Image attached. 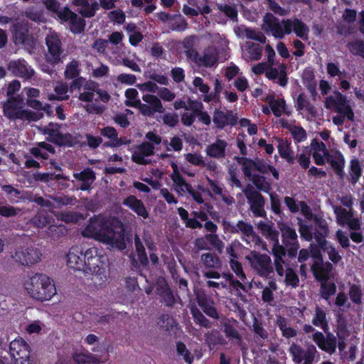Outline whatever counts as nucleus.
Here are the masks:
<instances>
[{
  "instance_id": "b1692460",
  "label": "nucleus",
  "mask_w": 364,
  "mask_h": 364,
  "mask_svg": "<svg viewBox=\"0 0 364 364\" xmlns=\"http://www.w3.org/2000/svg\"><path fill=\"white\" fill-rule=\"evenodd\" d=\"M198 304L208 316L218 320L220 318L218 309L215 306L214 300L206 295L197 296Z\"/></svg>"
},
{
  "instance_id": "4d7b16f0",
  "label": "nucleus",
  "mask_w": 364,
  "mask_h": 364,
  "mask_svg": "<svg viewBox=\"0 0 364 364\" xmlns=\"http://www.w3.org/2000/svg\"><path fill=\"white\" fill-rule=\"evenodd\" d=\"M269 106L274 113L275 117H279L282 116V112L286 107V102L284 99L275 100L273 97H271L269 102Z\"/></svg>"
},
{
  "instance_id": "37998d69",
  "label": "nucleus",
  "mask_w": 364,
  "mask_h": 364,
  "mask_svg": "<svg viewBox=\"0 0 364 364\" xmlns=\"http://www.w3.org/2000/svg\"><path fill=\"white\" fill-rule=\"evenodd\" d=\"M337 287L336 283L333 282H328V280H326V282L321 283L320 295L323 299L326 301L329 300L331 296L335 295Z\"/></svg>"
},
{
  "instance_id": "72a5a7b5",
  "label": "nucleus",
  "mask_w": 364,
  "mask_h": 364,
  "mask_svg": "<svg viewBox=\"0 0 364 364\" xmlns=\"http://www.w3.org/2000/svg\"><path fill=\"white\" fill-rule=\"evenodd\" d=\"M237 162L242 166V171L244 175L252 181L253 176L255 175L252 171L256 170L257 159L253 160V159L250 158L239 157L237 158Z\"/></svg>"
},
{
  "instance_id": "473e14b6",
  "label": "nucleus",
  "mask_w": 364,
  "mask_h": 364,
  "mask_svg": "<svg viewBox=\"0 0 364 364\" xmlns=\"http://www.w3.org/2000/svg\"><path fill=\"white\" fill-rule=\"evenodd\" d=\"M276 324L281 331L284 338H291L297 336V331L294 328L289 326L287 318L278 316L276 320Z\"/></svg>"
},
{
  "instance_id": "f8f14e48",
  "label": "nucleus",
  "mask_w": 364,
  "mask_h": 364,
  "mask_svg": "<svg viewBox=\"0 0 364 364\" xmlns=\"http://www.w3.org/2000/svg\"><path fill=\"white\" fill-rule=\"evenodd\" d=\"M10 352L15 364H32L28 344L23 339H15L10 343Z\"/></svg>"
},
{
  "instance_id": "ea45409f",
  "label": "nucleus",
  "mask_w": 364,
  "mask_h": 364,
  "mask_svg": "<svg viewBox=\"0 0 364 364\" xmlns=\"http://www.w3.org/2000/svg\"><path fill=\"white\" fill-rule=\"evenodd\" d=\"M277 150L280 154V157L285 159L289 164L294 163V156L290 147V144L287 141L284 139L279 140V144L277 145Z\"/></svg>"
},
{
  "instance_id": "4468645a",
  "label": "nucleus",
  "mask_w": 364,
  "mask_h": 364,
  "mask_svg": "<svg viewBox=\"0 0 364 364\" xmlns=\"http://www.w3.org/2000/svg\"><path fill=\"white\" fill-rule=\"evenodd\" d=\"M41 253L38 247L31 246L18 249L12 257L23 265H31L40 261Z\"/></svg>"
},
{
  "instance_id": "bb28decb",
  "label": "nucleus",
  "mask_w": 364,
  "mask_h": 364,
  "mask_svg": "<svg viewBox=\"0 0 364 364\" xmlns=\"http://www.w3.org/2000/svg\"><path fill=\"white\" fill-rule=\"evenodd\" d=\"M335 95L337 97L336 112L346 116L348 120H353L355 117L354 112L349 105L346 96L342 95L340 92H336Z\"/></svg>"
},
{
  "instance_id": "052dcab7",
  "label": "nucleus",
  "mask_w": 364,
  "mask_h": 364,
  "mask_svg": "<svg viewBox=\"0 0 364 364\" xmlns=\"http://www.w3.org/2000/svg\"><path fill=\"white\" fill-rule=\"evenodd\" d=\"M218 9L223 13L225 16L229 17L232 21H237L238 11L236 6L228 4H218Z\"/></svg>"
},
{
  "instance_id": "e433bc0d",
  "label": "nucleus",
  "mask_w": 364,
  "mask_h": 364,
  "mask_svg": "<svg viewBox=\"0 0 364 364\" xmlns=\"http://www.w3.org/2000/svg\"><path fill=\"white\" fill-rule=\"evenodd\" d=\"M363 168L358 158H353L350 162L349 175L350 176V181L353 184L357 183L360 178L363 175Z\"/></svg>"
},
{
  "instance_id": "6e6552de",
  "label": "nucleus",
  "mask_w": 364,
  "mask_h": 364,
  "mask_svg": "<svg viewBox=\"0 0 364 364\" xmlns=\"http://www.w3.org/2000/svg\"><path fill=\"white\" fill-rule=\"evenodd\" d=\"M242 191L247 200L252 215L267 218V213L264 210L267 200L262 193L254 188L251 183H247Z\"/></svg>"
},
{
  "instance_id": "f3484780",
  "label": "nucleus",
  "mask_w": 364,
  "mask_h": 364,
  "mask_svg": "<svg viewBox=\"0 0 364 364\" xmlns=\"http://www.w3.org/2000/svg\"><path fill=\"white\" fill-rule=\"evenodd\" d=\"M289 353L291 358L292 361L296 364H301L303 360H305L306 355L309 353L310 355L312 353H318L315 345L312 343H308L306 345V348H303L302 346L292 342L289 346Z\"/></svg>"
},
{
  "instance_id": "774afa93",
  "label": "nucleus",
  "mask_w": 364,
  "mask_h": 364,
  "mask_svg": "<svg viewBox=\"0 0 364 364\" xmlns=\"http://www.w3.org/2000/svg\"><path fill=\"white\" fill-rule=\"evenodd\" d=\"M338 324L336 326V333L338 338H346L349 335V331L347 327L346 321L342 320L341 316L338 317Z\"/></svg>"
},
{
  "instance_id": "39448f33",
  "label": "nucleus",
  "mask_w": 364,
  "mask_h": 364,
  "mask_svg": "<svg viewBox=\"0 0 364 364\" xmlns=\"http://www.w3.org/2000/svg\"><path fill=\"white\" fill-rule=\"evenodd\" d=\"M24 101L22 97L16 95L15 97H9L2 103L4 114L10 120L37 121L43 117V114H38L29 109H24Z\"/></svg>"
},
{
  "instance_id": "c85d7f7f",
  "label": "nucleus",
  "mask_w": 364,
  "mask_h": 364,
  "mask_svg": "<svg viewBox=\"0 0 364 364\" xmlns=\"http://www.w3.org/2000/svg\"><path fill=\"white\" fill-rule=\"evenodd\" d=\"M228 143L223 139H217L214 143L206 147V154L211 158L220 159L225 156V149Z\"/></svg>"
},
{
  "instance_id": "1a4fd4ad",
  "label": "nucleus",
  "mask_w": 364,
  "mask_h": 364,
  "mask_svg": "<svg viewBox=\"0 0 364 364\" xmlns=\"http://www.w3.org/2000/svg\"><path fill=\"white\" fill-rule=\"evenodd\" d=\"M246 259L251 267L261 277H268L274 272L272 259L268 255L253 250L246 256Z\"/></svg>"
},
{
  "instance_id": "ddd939ff",
  "label": "nucleus",
  "mask_w": 364,
  "mask_h": 364,
  "mask_svg": "<svg viewBox=\"0 0 364 364\" xmlns=\"http://www.w3.org/2000/svg\"><path fill=\"white\" fill-rule=\"evenodd\" d=\"M46 139L58 146H71L73 144V138L70 134H62L59 132L58 126L52 123L45 127L43 129Z\"/></svg>"
},
{
  "instance_id": "a878e982",
  "label": "nucleus",
  "mask_w": 364,
  "mask_h": 364,
  "mask_svg": "<svg viewBox=\"0 0 364 364\" xmlns=\"http://www.w3.org/2000/svg\"><path fill=\"white\" fill-rule=\"evenodd\" d=\"M15 45H25L28 41V28L26 25L17 22L11 27Z\"/></svg>"
},
{
  "instance_id": "09e8293b",
  "label": "nucleus",
  "mask_w": 364,
  "mask_h": 364,
  "mask_svg": "<svg viewBox=\"0 0 364 364\" xmlns=\"http://www.w3.org/2000/svg\"><path fill=\"white\" fill-rule=\"evenodd\" d=\"M297 224L299 225V231L300 237L305 241H311L314 237L312 226L305 223L301 218H297Z\"/></svg>"
},
{
  "instance_id": "7ed1b4c3",
  "label": "nucleus",
  "mask_w": 364,
  "mask_h": 364,
  "mask_svg": "<svg viewBox=\"0 0 364 364\" xmlns=\"http://www.w3.org/2000/svg\"><path fill=\"white\" fill-rule=\"evenodd\" d=\"M75 89H77L80 92L79 99L81 101L87 103L91 101V82L83 77H77L74 80L70 83V87L67 83L63 81L57 82L54 87V93L48 95V100L58 101L67 100L70 97L68 92H72L73 90ZM85 108L88 112H90L91 107L89 104H87Z\"/></svg>"
},
{
  "instance_id": "a211bd4d",
  "label": "nucleus",
  "mask_w": 364,
  "mask_h": 364,
  "mask_svg": "<svg viewBox=\"0 0 364 364\" xmlns=\"http://www.w3.org/2000/svg\"><path fill=\"white\" fill-rule=\"evenodd\" d=\"M310 269L315 279L322 283L323 281L330 279L331 273L333 269V265L331 262H324L323 259H322L321 262H313Z\"/></svg>"
},
{
  "instance_id": "338daca9",
  "label": "nucleus",
  "mask_w": 364,
  "mask_h": 364,
  "mask_svg": "<svg viewBox=\"0 0 364 364\" xmlns=\"http://www.w3.org/2000/svg\"><path fill=\"white\" fill-rule=\"evenodd\" d=\"M223 331L228 338L236 339L240 341L242 338L239 333L237 328L234 327L232 324L229 323H225L223 325Z\"/></svg>"
},
{
  "instance_id": "9d476101",
  "label": "nucleus",
  "mask_w": 364,
  "mask_h": 364,
  "mask_svg": "<svg viewBox=\"0 0 364 364\" xmlns=\"http://www.w3.org/2000/svg\"><path fill=\"white\" fill-rule=\"evenodd\" d=\"M90 249L87 250L85 253L82 252L77 247H72L67 255V263L68 267L72 269L82 271L85 274H89L90 271Z\"/></svg>"
},
{
  "instance_id": "864d4df0",
  "label": "nucleus",
  "mask_w": 364,
  "mask_h": 364,
  "mask_svg": "<svg viewBox=\"0 0 364 364\" xmlns=\"http://www.w3.org/2000/svg\"><path fill=\"white\" fill-rule=\"evenodd\" d=\"M24 16L27 18L37 23L45 21V16L43 9H40L36 7H30L26 9L24 11Z\"/></svg>"
},
{
  "instance_id": "393cba45",
  "label": "nucleus",
  "mask_w": 364,
  "mask_h": 364,
  "mask_svg": "<svg viewBox=\"0 0 364 364\" xmlns=\"http://www.w3.org/2000/svg\"><path fill=\"white\" fill-rule=\"evenodd\" d=\"M224 228L230 234H237V232H242L246 237H251L255 234L252 225L245 223L242 220L237 221L236 225L227 221L224 223Z\"/></svg>"
},
{
  "instance_id": "a19ab883",
  "label": "nucleus",
  "mask_w": 364,
  "mask_h": 364,
  "mask_svg": "<svg viewBox=\"0 0 364 364\" xmlns=\"http://www.w3.org/2000/svg\"><path fill=\"white\" fill-rule=\"evenodd\" d=\"M205 341L208 347L212 348H215L217 345L225 344V340L221 335L219 331L213 330L208 331L205 335Z\"/></svg>"
},
{
  "instance_id": "0eeeda50",
  "label": "nucleus",
  "mask_w": 364,
  "mask_h": 364,
  "mask_svg": "<svg viewBox=\"0 0 364 364\" xmlns=\"http://www.w3.org/2000/svg\"><path fill=\"white\" fill-rule=\"evenodd\" d=\"M312 339L321 351H324L329 355L335 353L337 346L341 352L344 351L346 348V338H338V341H337L336 336L331 333L325 336L322 331H316L312 335Z\"/></svg>"
},
{
  "instance_id": "9b49d317",
  "label": "nucleus",
  "mask_w": 364,
  "mask_h": 364,
  "mask_svg": "<svg viewBox=\"0 0 364 364\" xmlns=\"http://www.w3.org/2000/svg\"><path fill=\"white\" fill-rule=\"evenodd\" d=\"M46 43L48 47V53L46 54V61L52 65L61 62L63 50L60 36L55 32H50L46 36Z\"/></svg>"
},
{
  "instance_id": "de8ad7c7",
  "label": "nucleus",
  "mask_w": 364,
  "mask_h": 364,
  "mask_svg": "<svg viewBox=\"0 0 364 364\" xmlns=\"http://www.w3.org/2000/svg\"><path fill=\"white\" fill-rule=\"evenodd\" d=\"M192 317L193 318L195 323L200 325V327L211 328L212 323L208 320L205 315L201 313L200 310L196 309V307H192L191 309Z\"/></svg>"
},
{
  "instance_id": "bf43d9fd",
  "label": "nucleus",
  "mask_w": 364,
  "mask_h": 364,
  "mask_svg": "<svg viewBox=\"0 0 364 364\" xmlns=\"http://www.w3.org/2000/svg\"><path fill=\"white\" fill-rule=\"evenodd\" d=\"M58 218L66 223H77L85 218L83 215L75 212H61L59 213Z\"/></svg>"
},
{
  "instance_id": "4be33fe9",
  "label": "nucleus",
  "mask_w": 364,
  "mask_h": 364,
  "mask_svg": "<svg viewBox=\"0 0 364 364\" xmlns=\"http://www.w3.org/2000/svg\"><path fill=\"white\" fill-rule=\"evenodd\" d=\"M154 154V146L149 141H143L140 144L137 150L134 151L132 155V159L139 165L149 164V161L146 159V157Z\"/></svg>"
},
{
  "instance_id": "3c124183",
  "label": "nucleus",
  "mask_w": 364,
  "mask_h": 364,
  "mask_svg": "<svg viewBox=\"0 0 364 364\" xmlns=\"http://www.w3.org/2000/svg\"><path fill=\"white\" fill-rule=\"evenodd\" d=\"M100 133L103 136L109 139V141H105L103 144L104 147L115 148V145H113L117 136L115 128L113 127H105L102 128Z\"/></svg>"
},
{
  "instance_id": "79ce46f5",
  "label": "nucleus",
  "mask_w": 364,
  "mask_h": 364,
  "mask_svg": "<svg viewBox=\"0 0 364 364\" xmlns=\"http://www.w3.org/2000/svg\"><path fill=\"white\" fill-rule=\"evenodd\" d=\"M252 183L255 185L256 190H258L259 192H264L267 193H269L272 190V183L269 181H267L265 176L255 174L252 176Z\"/></svg>"
},
{
  "instance_id": "6ab92c4d",
  "label": "nucleus",
  "mask_w": 364,
  "mask_h": 364,
  "mask_svg": "<svg viewBox=\"0 0 364 364\" xmlns=\"http://www.w3.org/2000/svg\"><path fill=\"white\" fill-rule=\"evenodd\" d=\"M59 18L69 23L70 29L74 33H81L84 29L85 21L68 8L65 7L59 12Z\"/></svg>"
},
{
  "instance_id": "dca6fc26",
  "label": "nucleus",
  "mask_w": 364,
  "mask_h": 364,
  "mask_svg": "<svg viewBox=\"0 0 364 364\" xmlns=\"http://www.w3.org/2000/svg\"><path fill=\"white\" fill-rule=\"evenodd\" d=\"M238 117L232 110H222L215 109L213 112V121L215 127L223 130L225 127H235L237 123Z\"/></svg>"
},
{
  "instance_id": "f03ea898",
  "label": "nucleus",
  "mask_w": 364,
  "mask_h": 364,
  "mask_svg": "<svg viewBox=\"0 0 364 364\" xmlns=\"http://www.w3.org/2000/svg\"><path fill=\"white\" fill-rule=\"evenodd\" d=\"M262 29L264 33H270L275 38H284L285 35L291 34L292 31L297 37L302 40H308L309 28L302 20L294 17V19H282L280 21L278 17L272 13L267 12L263 17Z\"/></svg>"
},
{
  "instance_id": "c9c22d12",
  "label": "nucleus",
  "mask_w": 364,
  "mask_h": 364,
  "mask_svg": "<svg viewBox=\"0 0 364 364\" xmlns=\"http://www.w3.org/2000/svg\"><path fill=\"white\" fill-rule=\"evenodd\" d=\"M77 183V188L81 190H88L90 187L91 169L87 168L80 173H75L73 175Z\"/></svg>"
},
{
  "instance_id": "2f4dec72",
  "label": "nucleus",
  "mask_w": 364,
  "mask_h": 364,
  "mask_svg": "<svg viewBox=\"0 0 364 364\" xmlns=\"http://www.w3.org/2000/svg\"><path fill=\"white\" fill-rule=\"evenodd\" d=\"M312 324L323 329L325 333H328L329 326L327 319V314L319 306H316L315 315L312 318Z\"/></svg>"
},
{
  "instance_id": "aec40b11",
  "label": "nucleus",
  "mask_w": 364,
  "mask_h": 364,
  "mask_svg": "<svg viewBox=\"0 0 364 364\" xmlns=\"http://www.w3.org/2000/svg\"><path fill=\"white\" fill-rule=\"evenodd\" d=\"M134 247L137 255V259L132 258V264L135 269L146 268L149 265V257L146 253V248L139 235H134Z\"/></svg>"
},
{
  "instance_id": "6e6d98bb",
  "label": "nucleus",
  "mask_w": 364,
  "mask_h": 364,
  "mask_svg": "<svg viewBox=\"0 0 364 364\" xmlns=\"http://www.w3.org/2000/svg\"><path fill=\"white\" fill-rule=\"evenodd\" d=\"M295 107L296 110L299 111L306 109L309 113H313L314 112V106L311 105L304 92L299 93L297 96Z\"/></svg>"
},
{
  "instance_id": "423d86ee",
  "label": "nucleus",
  "mask_w": 364,
  "mask_h": 364,
  "mask_svg": "<svg viewBox=\"0 0 364 364\" xmlns=\"http://www.w3.org/2000/svg\"><path fill=\"white\" fill-rule=\"evenodd\" d=\"M277 227L281 232L282 244L280 245L285 249V255L289 259L296 258L300 248L296 230L291 225L284 221L278 223Z\"/></svg>"
},
{
  "instance_id": "cd10ccee",
  "label": "nucleus",
  "mask_w": 364,
  "mask_h": 364,
  "mask_svg": "<svg viewBox=\"0 0 364 364\" xmlns=\"http://www.w3.org/2000/svg\"><path fill=\"white\" fill-rule=\"evenodd\" d=\"M123 205L134 210L138 216L146 218L149 213L141 200L138 199L135 196H129L123 201Z\"/></svg>"
},
{
  "instance_id": "c756f323",
  "label": "nucleus",
  "mask_w": 364,
  "mask_h": 364,
  "mask_svg": "<svg viewBox=\"0 0 364 364\" xmlns=\"http://www.w3.org/2000/svg\"><path fill=\"white\" fill-rule=\"evenodd\" d=\"M326 160L327 162L330 163L335 171V173H336L340 178H343L344 176V166L346 163L344 155L342 154L341 151H337L335 157H333L328 152Z\"/></svg>"
},
{
  "instance_id": "5fc2aeb1",
  "label": "nucleus",
  "mask_w": 364,
  "mask_h": 364,
  "mask_svg": "<svg viewBox=\"0 0 364 364\" xmlns=\"http://www.w3.org/2000/svg\"><path fill=\"white\" fill-rule=\"evenodd\" d=\"M351 54L358 55L364 59V41L354 40L349 41L347 44Z\"/></svg>"
},
{
  "instance_id": "603ef678",
  "label": "nucleus",
  "mask_w": 364,
  "mask_h": 364,
  "mask_svg": "<svg viewBox=\"0 0 364 364\" xmlns=\"http://www.w3.org/2000/svg\"><path fill=\"white\" fill-rule=\"evenodd\" d=\"M348 296L352 303L355 304H362L363 291L361 286L355 284V283L350 284Z\"/></svg>"
},
{
  "instance_id": "5701e85b",
  "label": "nucleus",
  "mask_w": 364,
  "mask_h": 364,
  "mask_svg": "<svg viewBox=\"0 0 364 364\" xmlns=\"http://www.w3.org/2000/svg\"><path fill=\"white\" fill-rule=\"evenodd\" d=\"M314 223L315 228L313 232L314 240L320 246L326 245L328 242L326 237L329 232L328 223L322 218L317 216L314 217Z\"/></svg>"
},
{
  "instance_id": "680f3d73",
  "label": "nucleus",
  "mask_w": 364,
  "mask_h": 364,
  "mask_svg": "<svg viewBox=\"0 0 364 364\" xmlns=\"http://www.w3.org/2000/svg\"><path fill=\"white\" fill-rule=\"evenodd\" d=\"M279 231L274 228V224L272 225L268 231V235L266 239L270 242H272V254L275 252V249H278V246H281L279 240Z\"/></svg>"
},
{
  "instance_id": "c03bdc74",
  "label": "nucleus",
  "mask_w": 364,
  "mask_h": 364,
  "mask_svg": "<svg viewBox=\"0 0 364 364\" xmlns=\"http://www.w3.org/2000/svg\"><path fill=\"white\" fill-rule=\"evenodd\" d=\"M256 171L261 173L271 172L274 179L279 178V173L272 165L267 164L263 159H257Z\"/></svg>"
},
{
  "instance_id": "8fccbe9b",
  "label": "nucleus",
  "mask_w": 364,
  "mask_h": 364,
  "mask_svg": "<svg viewBox=\"0 0 364 364\" xmlns=\"http://www.w3.org/2000/svg\"><path fill=\"white\" fill-rule=\"evenodd\" d=\"M171 180L173 181L174 185L176 186V191L178 192L181 196L183 195V193L186 192L187 190V184L186 179L183 178L180 172L171 173L170 175Z\"/></svg>"
},
{
  "instance_id": "a18cd8bd",
  "label": "nucleus",
  "mask_w": 364,
  "mask_h": 364,
  "mask_svg": "<svg viewBox=\"0 0 364 364\" xmlns=\"http://www.w3.org/2000/svg\"><path fill=\"white\" fill-rule=\"evenodd\" d=\"M176 324L174 318L168 314H162L156 321L157 326L165 331H170Z\"/></svg>"
},
{
  "instance_id": "13d9d810",
  "label": "nucleus",
  "mask_w": 364,
  "mask_h": 364,
  "mask_svg": "<svg viewBox=\"0 0 364 364\" xmlns=\"http://www.w3.org/2000/svg\"><path fill=\"white\" fill-rule=\"evenodd\" d=\"M67 230L63 225H50L46 230L47 235L56 240L66 235Z\"/></svg>"
},
{
  "instance_id": "2eb2a0df",
  "label": "nucleus",
  "mask_w": 364,
  "mask_h": 364,
  "mask_svg": "<svg viewBox=\"0 0 364 364\" xmlns=\"http://www.w3.org/2000/svg\"><path fill=\"white\" fill-rule=\"evenodd\" d=\"M142 100L146 103H141L139 112L145 117H151L156 112L164 113L165 109L163 107V103L158 98L157 96L154 95H142Z\"/></svg>"
},
{
  "instance_id": "4c0bfd02",
  "label": "nucleus",
  "mask_w": 364,
  "mask_h": 364,
  "mask_svg": "<svg viewBox=\"0 0 364 364\" xmlns=\"http://www.w3.org/2000/svg\"><path fill=\"white\" fill-rule=\"evenodd\" d=\"M200 261L203 266L209 269H219L222 266V261L220 257L213 253L201 255Z\"/></svg>"
},
{
  "instance_id": "49530a36",
  "label": "nucleus",
  "mask_w": 364,
  "mask_h": 364,
  "mask_svg": "<svg viewBox=\"0 0 364 364\" xmlns=\"http://www.w3.org/2000/svg\"><path fill=\"white\" fill-rule=\"evenodd\" d=\"M216 63H218L216 55L210 53H204L202 57L200 56V54L198 53L196 60H195L196 64L198 65H203L205 68H212Z\"/></svg>"
},
{
  "instance_id": "f257e3e1",
  "label": "nucleus",
  "mask_w": 364,
  "mask_h": 364,
  "mask_svg": "<svg viewBox=\"0 0 364 364\" xmlns=\"http://www.w3.org/2000/svg\"><path fill=\"white\" fill-rule=\"evenodd\" d=\"M93 238L121 251L127 249L128 242H131L122 220L116 216L102 218Z\"/></svg>"
},
{
  "instance_id": "0e129e2a",
  "label": "nucleus",
  "mask_w": 364,
  "mask_h": 364,
  "mask_svg": "<svg viewBox=\"0 0 364 364\" xmlns=\"http://www.w3.org/2000/svg\"><path fill=\"white\" fill-rule=\"evenodd\" d=\"M49 197L57 203V206H55V208H61L63 205H73L77 201L75 197L69 196Z\"/></svg>"
},
{
  "instance_id": "7c9ffc66",
  "label": "nucleus",
  "mask_w": 364,
  "mask_h": 364,
  "mask_svg": "<svg viewBox=\"0 0 364 364\" xmlns=\"http://www.w3.org/2000/svg\"><path fill=\"white\" fill-rule=\"evenodd\" d=\"M196 40L197 37L196 36H190L184 38L182 41L186 58L195 63L198 55V51L195 48Z\"/></svg>"
},
{
  "instance_id": "412c9836",
  "label": "nucleus",
  "mask_w": 364,
  "mask_h": 364,
  "mask_svg": "<svg viewBox=\"0 0 364 364\" xmlns=\"http://www.w3.org/2000/svg\"><path fill=\"white\" fill-rule=\"evenodd\" d=\"M7 68L16 76L25 79H30L34 75V70L22 59L10 61Z\"/></svg>"
},
{
  "instance_id": "58836bf2",
  "label": "nucleus",
  "mask_w": 364,
  "mask_h": 364,
  "mask_svg": "<svg viewBox=\"0 0 364 364\" xmlns=\"http://www.w3.org/2000/svg\"><path fill=\"white\" fill-rule=\"evenodd\" d=\"M274 258V267L278 275H284V264L286 263L284 258L285 249L283 247H277L275 249V252L272 254Z\"/></svg>"
},
{
  "instance_id": "69168bd1",
  "label": "nucleus",
  "mask_w": 364,
  "mask_h": 364,
  "mask_svg": "<svg viewBox=\"0 0 364 364\" xmlns=\"http://www.w3.org/2000/svg\"><path fill=\"white\" fill-rule=\"evenodd\" d=\"M205 237L209 244L216 249L219 254H222L225 245L223 242L220 240L218 235L215 233L206 234Z\"/></svg>"
},
{
  "instance_id": "e2e57ef3",
  "label": "nucleus",
  "mask_w": 364,
  "mask_h": 364,
  "mask_svg": "<svg viewBox=\"0 0 364 364\" xmlns=\"http://www.w3.org/2000/svg\"><path fill=\"white\" fill-rule=\"evenodd\" d=\"M79 63L77 60H73L67 65L65 70V77L66 79H73L80 74Z\"/></svg>"
},
{
  "instance_id": "f704fd0d",
  "label": "nucleus",
  "mask_w": 364,
  "mask_h": 364,
  "mask_svg": "<svg viewBox=\"0 0 364 364\" xmlns=\"http://www.w3.org/2000/svg\"><path fill=\"white\" fill-rule=\"evenodd\" d=\"M107 279V269L105 264L94 266L92 270V282L94 286H102Z\"/></svg>"
},
{
  "instance_id": "20e7f679",
  "label": "nucleus",
  "mask_w": 364,
  "mask_h": 364,
  "mask_svg": "<svg viewBox=\"0 0 364 364\" xmlns=\"http://www.w3.org/2000/svg\"><path fill=\"white\" fill-rule=\"evenodd\" d=\"M25 288L31 297L40 301L49 300L56 294L53 281L43 274L30 277L25 283Z\"/></svg>"
}]
</instances>
